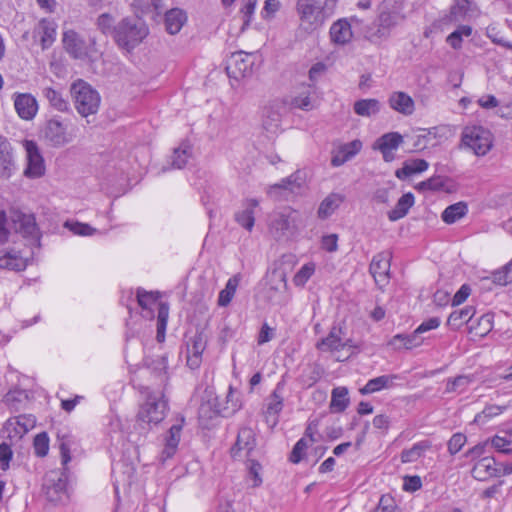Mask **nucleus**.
<instances>
[{"mask_svg": "<svg viewBox=\"0 0 512 512\" xmlns=\"http://www.w3.org/2000/svg\"><path fill=\"white\" fill-rule=\"evenodd\" d=\"M24 147L27 158L24 175L31 179L40 178L45 173V164L37 144L34 141L25 140Z\"/></svg>", "mask_w": 512, "mask_h": 512, "instance_id": "nucleus-11", "label": "nucleus"}, {"mask_svg": "<svg viewBox=\"0 0 512 512\" xmlns=\"http://www.w3.org/2000/svg\"><path fill=\"white\" fill-rule=\"evenodd\" d=\"M241 407V403H239L238 398L235 397V392L232 387H229V391L226 395V403L225 404H217L215 413L219 414L223 417H229L233 415L239 408Z\"/></svg>", "mask_w": 512, "mask_h": 512, "instance_id": "nucleus-41", "label": "nucleus"}, {"mask_svg": "<svg viewBox=\"0 0 512 512\" xmlns=\"http://www.w3.org/2000/svg\"><path fill=\"white\" fill-rule=\"evenodd\" d=\"M63 45L65 50L76 59H83L88 54L87 44L84 39L74 30H68L63 34Z\"/></svg>", "mask_w": 512, "mask_h": 512, "instance_id": "nucleus-21", "label": "nucleus"}, {"mask_svg": "<svg viewBox=\"0 0 512 512\" xmlns=\"http://www.w3.org/2000/svg\"><path fill=\"white\" fill-rule=\"evenodd\" d=\"M492 282L504 286L512 281V260L491 274Z\"/></svg>", "mask_w": 512, "mask_h": 512, "instance_id": "nucleus-48", "label": "nucleus"}, {"mask_svg": "<svg viewBox=\"0 0 512 512\" xmlns=\"http://www.w3.org/2000/svg\"><path fill=\"white\" fill-rule=\"evenodd\" d=\"M285 381L282 380L277 383L274 391L266 400L264 417L270 427H275L279 422V415L284 407V392Z\"/></svg>", "mask_w": 512, "mask_h": 512, "instance_id": "nucleus-10", "label": "nucleus"}, {"mask_svg": "<svg viewBox=\"0 0 512 512\" xmlns=\"http://www.w3.org/2000/svg\"><path fill=\"white\" fill-rule=\"evenodd\" d=\"M27 266V260L16 251H9L0 256V268L22 271Z\"/></svg>", "mask_w": 512, "mask_h": 512, "instance_id": "nucleus-36", "label": "nucleus"}, {"mask_svg": "<svg viewBox=\"0 0 512 512\" xmlns=\"http://www.w3.org/2000/svg\"><path fill=\"white\" fill-rule=\"evenodd\" d=\"M341 327L333 326L327 337L323 338L317 348L322 351H339L345 347H355L352 339L344 337Z\"/></svg>", "mask_w": 512, "mask_h": 512, "instance_id": "nucleus-15", "label": "nucleus"}, {"mask_svg": "<svg viewBox=\"0 0 512 512\" xmlns=\"http://www.w3.org/2000/svg\"><path fill=\"white\" fill-rule=\"evenodd\" d=\"M428 448L425 443H417L412 448L403 450L401 453V461L403 463H410L417 461Z\"/></svg>", "mask_w": 512, "mask_h": 512, "instance_id": "nucleus-51", "label": "nucleus"}, {"mask_svg": "<svg viewBox=\"0 0 512 512\" xmlns=\"http://www.w3.org/2000/svg\"><path fill=\"white\" fill-rule=\"evenodd\" d=\"M362 148V143L359 140H353L340 147V153L347 157V161L354 157Z\"/></svg>", "mask_w": 512, "mask_h": 512, "instance_id": "nucleus-59", "label": "nucleus"}, {"mask_svg": "<svg viewBox=\"0 0 512 512\" xmlns=\"http://www.w3.org/2000/svg\"><path fill=\"white\" fill-rule=\"evenodd\" d=\"M15 170L13 149L7 138L0 136V178L9 179Z\"/></svg>", "mask_w": 512, "mask_h": 512, "instance_id": "nucleus-22", "label": "nucleus"}, {"mask_svg": "<svg viewBox=\"0 0 512 512\" xmlns=\"http://www.w3.org/2000/svg\"><path fill=\"white\" fill-rule=\"evenodd\" d=\"M345 200V196L339 193L329 194L318 208V217L325 219L329 217Z\"/></svg>", "mask_w": 512, "mask_h": 512, "instance_id": "nucleus-34", "label": "nucleus"}, {"mask_svg": "<svg viewBox=\"0 0 512 512\" xmlns=\"http://www.w3.org/2000/svg\"><path fill=\"white\" fill-rule=\"evenodd\" d=\"M181 430V424H175L169 429L168 436L165 440V447L160 458L162 462L170 459L175 454L180 441Z\"/></svg>", "mask_w": 512, "mask_h": 512, "instance_id": "nucleus-27", "label": "nucleus"}, {"mask_svg": "<svg viewBox=\"0 0 512 512\" xmlns=\"http://www.w3.org/2000/svg\"><path fill=\"white\" fill-rule=\"evenodd\" d=\"M381 104L377 99H361L354 103V112L362 117H371L379 113Z\"/></svg>", "mask_w": 512, "mask_h": 512, "instance_id": "nucleus-39", "label": "nucleus"}, {"mask_svg": "<svg viewBox=\"0 0 512 512\" xmlns=\"http://www.w3.org/2000/svg\"><path fill=\"white\" fill-rule=\"evenodd\" d=\"M12 228L24 238H30L33 242L39 243L40 231L33 214H25L18 210L10 212Z\"/></svg>", "mask_w": 512, "mask_h": 512, "instance_id": "nucleus-8", "label": "nucleus"}, {"mask_svg": "<svg viewBox=\"0 0 512 512\" xmlns=\"http://www.w3.org/2000/svg\"><path fill=\"white\" fill-rule=\"evenodd\" d=\"M493 328V316L491 314L482 315L477 321L471 322L469 329L474 331L475 335L483 337Z\"/></svg>", "mask_w": 512, "mask_h": 512, "instance_id": "nucleus-45", "label": "nucleus"}, {"mask_svg": "<svg viewBox=\"0 0 512 512\" xmlns=\"http://www.w3.org/2000/svg\"><path fill=\"white\" fill-rule=\"evenodd\" d=\"M34 451L35 454L39 457H44L47 455L49 450V438L45 432L39 433L35 436L34 442Z\"/></svg>", "mask_w": 512, "mask_h": 512, "instance_id": "nucleus-53", "label": "nucleus"}, {"mask_svg": "<svg viewBox=\"0 0 512 512\" xmlns=\"http://www.w3.org/2000/svg\"><path fill=\"white\" fill-rule=\"evenodd\" d=\"M471 383V378L466 375H459L453 379H449L446 385V392H462Z\"/></svg>", "mask_w": 512, "mask_h": 512, "instance_id": "nucleus-52", "label": "nucleus"}, {"mask_svg": "<svg viewBox=\"0 0 512 512\" xmlns=\"http://www.w3.org/2000/svg\"><path fill=\"white\" fill-rule=\"evenodd\" d=\"M149 29L145 22L139 18H124L115 30V42L130 51L138 46L148 35Z\"/></svg>", "mask_w": 512, "mask_h": 512, "instance_id": "nucleus-3", "label": "nucleus"}, {"mask_svg": "<svg viewBox=\"0 0 512 512\" xmlns=\"http://www.w3.org/2000/svg\"><path fill=\"white\" fill-rule=\"evenodd\" d=\"M466 436L462 433L454 434L448 441V451L451 455L458 453L466 443Z\"/></svg>", "mask_w": 512, "mask_h": 512, "instance_id": "nucleus-58", "label": "nucleus"}, {"mask_svg": "<svg viewBox=\"0 0 512 512\" xmlns=\"http://www.w3.org/2000/svg\"><path fill=\"white\" fill-rule=\"evenodd\" d=\"M338 0H297L301 25L307 31L320 28L335 13Z\"/></svg>", "mask_w": 512, "mask_h": 512, "instance_id": "nucleus-2", "label": "nucleus"}, {"mask_svg": "<svg viewBox=\"0 0 512 512\" xmlns=\"http://www.w3.org/2000/svg\"><path fill=\"white\" fill-rule=\"evenodd\" d=\"M65 227L76 235L91 236L96 232V229L88 224L80 222H66Z\"/></svg>", "mask_w": 512, "mask_h": 512, "instance_id": "nucleus-55", "label": "nucleus"}, {"mask_svg": "<svg viewBox=\"0 0 512 512\" xmlns=\"http://www.w3.org/2000/svg\"><path fill=\"white\" fill-rule=\"evenodd\" d=\"M207 338L203 332H196L187 341V365L196 369L202 362V353L206 348Z\"/></svg>", "mask_w": 512, "mask_h": 512, "instance_id": "nucleus-16", "label": "nucleus"}, {"mask_svg": "<svg viewBox=\"0 0 512 512\" xmlns=\"http://www.w3.org/2000/svg\"><path fill=\"white\" fill-rule=\"evenodd\" d=\"M42 95L55 110L59 112H68L70 110L69 102L63 97L61 91L46 86L42 88Z\"/></svg>", "mask_w": 512, "mask_h": 512, "instance_id": "nucleus-29", "label": "nucleus"}, {"mask_svg": "<svg viewBox=\"0 0 512 512\" xmlns=\"http://www.w3.org/2000/svg\"><path fill=\"white\" fill-rule=\"evenodd\" d=\"M14 107L21 119L32 120L38 112L36 98L29 93H15Z\"/></svg>", "mask_w": 512, "mask_h": 512, "instance_id": "nucleus-19", "label": "nucleus"}, {"mask_svg": "<svg viewBox=\"0 0 512 512\" xmlns=\"http://www.w3.org/2000/svg\"><path fill=\"white\" fill-rule=\"evenodd\" d=\"M470 2L468 0H457L456 3L450 8L447 15L449 22L463 21L469 11Z\"/></svg>", "mask_w": 512, "mask_h": 512, "instance_id": "nucleus-47", "label": "nucleus"}, {"mask_svg": "<svg viewBox=\"0 0 512 512\" xmlns=\"http://www.w3.org/2000/svg\"><path fill=\"white\" fill-rule=\"evenodd\" d=\"M168 408L167 400L162 392L151 393L147 396L138 412V419L147 424H158L166 415Z\"/></svg>", "mask_w": 512, "mask_h": 512, "instance_id": "nucleus-7", "label": "nucleus"}, {"mask_svg": "<svg viewBox=\"0 0 512 512\" xmlns=\"http://www.w3.org/2000/svg\"><path fill=\"white\" fill-rule=\"evenodd\" d=\"M240 278L238 275L231 277L224 289H222L219 293L218 297V305L221 307H226L230 304L233 299L236 289L239 285Z\"/></svg>", "mask_w": 512, "mask_h": 512, "instance_id": "nucleus-44", "label": "nucleus"}, {"mask_svg": "<svg viewBox=\"0 0 512 512\" xmlns=\"http://www.w3.org/2000/svg\"><path fill=\"white\" fill-rule=\"evenodd\" d=\"M42 136L48 146L60 148L71 143L75 133L73 129H69L68 123L63 122L59 117H53L46 121Z\"/></svg>", "mask_w": 512, "mask_h": 512, "instance_id": "nucleus-6", "label": "nucleus"}, {"mask_svg": "<svg viewBox=\"0 0 512 512\" xmlns=\"http://www.w3.org/2000/svg\"><path fill=\"white\" fill-rule=\"evenodd\" d=\"M429 164L424 159H411L404 162L403 167L398 169L395 173L399 179H405L413 174L422 173L426 171Z\"/></svg>", "mask_w": 512, "mask_h": 512, "instance_id": "nucleus-32", "label": "nucleus"}, {"mask_svg": "<svg viewBox=\"0 0 512 512\" xmlns=\"http://www.w3.org/2000/svg\"><path fill=\"white\" fill-rule=\"evenodd\" d=\"M402 142L403 137L401 134L389 132L378 138L373 148L378 149L382 153L383 159L386 162H391L395 158L394 151L397 150Z\"/></svg>", "mask_w": 512, "mask_h": 512, "instance_id": "nucleus-18", "label": "nucleus"}, {"mask_svg": "<svg viewBox=\"0 0 512 512\" xmlns=\"http://www.w3.org/2000/svg\"><path fill=\"white\" fill-rule=\"evenodd\" d=\"M472 476L479 481H485L490 477L497 475L495 460L490 457L480 459L472 468Z\"/></svg>", "mask_w": 512, "mask_h": 512, "instance_id": "nucleus-28", "label": "nucleus"}, {"mask_svg": "<svg viewBox=\"0 0 512 512\" xmlns=\"http://www.w3.org/2000/svg\"><path fill=\"white\" fill-rule=\"evenodd\" d=\"M403 3L404 0H383L377 18L365 32V38L374 44L387 40L392 30L405 18Z\"/></svg>", "mask_w": 512, "mask_h": 512, "instance_id": "nucleus-1", "label": "nucleus"}, {"mask_svg": "<svg viewBox=\"0 0 512 512\" xmlns=\"http://www.w3.org/2000/svg\"><path fill=\"white\" fill-rule=\"evenodd\" d=\"M314 273V266L311 264L304 265L295 275L294 282L296 285H304Z\"/></svg>", "mask_w": 512, "mask_h": 512, "instance_id": "nucleus-61", "label": "nucleus"}, {"mask_svg": "<svg viewBox=\"0 0 512 512\" xmlns=\"http://www.w3.org/2000/svg\"><path fill=\"white\" fill-rule=\"evenodd\" d=\"M314 89L311 85L302 84L297 88L296 95L292 98L291 105L303 110H310L313 108L311 95Z\"/></svg>", "mask_w": 512, "mask_h": 512, "instance_id": "nucleus-31", "label": "nucleus"}, {"mask_svg": "<svg viewBox=\"0 0 512 512\" xmlns=\"http://www.w3.org/2000/svg\"><path fill=\"white\" fill-rule=\"evenodd\" d=\"M389 106L405 116L413 114L415 110L414 100L405 92L395 91L388 99Z\"/></svg>", "mask_w": 512, "mask_h": 512, "instance_id": "nucleus-24", "label": "nucleus"}, {"mask_svg": "<svg viewBox=\"0 0 512 512\" xmlns=\"http://www.w3.org/2000/svg\"><path fill=\"white\" fill-rule=\"evenodd\" d=\"M468 212V207L465 202H457L448 206L441 215L442 220L446 224H453L463 218Z\"/></svg>", "mask_w": 512, "mask_h": 512, "instance_id": "nucleus-40", "label": "nucleus"}, {"mask_svg": "<svg viewBox=\"0 0 512 512\" xmlns=\"http://www.w3.org/2000/svg\"><path fill=\"white\" fill-rule=\"evenodd\" d=\"M357 17L350 19L341 18L334 22L329 30L331 42L336 45H345L349 43L353 37L352 23H358Z\"/></svg>", "mask_w": 512, "mask_h": 512, "instance_id": "nucleus-14", "label": "nucleus"}, {"mask_svg": "<svg viewBox=\"0 0 512 512\" xmlns=\"http://www.w3.org/2000/svg\"><path fill=\"white\" fill-rule=\"evenodd\" d=\"M256 0H243L240 12L243 14V25L248 26L256 7Z\"/></svg>", "mask_w": 512, "mask_h": 512, "instance_id": "nucleus-60", "label": "nucleus"}, {"mask_svg": "<svg viewBox=\"0 0 512 512\" xmlns=\"http://www.w3.org/2000/svg\"><path fill=\"white\" fill-rule=\"evenodd\" d=\"M502 412V407L496 405L487 406L482 412L475 416L474 422L478 424H485L488 419L499 415Z\"/></svg>", "mask_w": 512, "mask_h": 512, "instance_id": "nucleus-57", "label": "nucleus"}, {"mask_svg": "<svg viewBox=\"0 0 512 512\" xmlns=\"http://www.w3.org/2000/svg\"><path fill=\"white\" fill-rule=\"evenodd\" d=\"M414 204V196L412 193H406L400 197L394 209L388 212L390 221H397L405 217L409 209Z\"/></svg>", "mask_w": 512, "mask_h": 512, "instance_id": "nucleus-35", "label": "nucleus"}, {"mask_svg": "<svg viewBox=\"0 0 512 512\" xmlns=\"http://www.w3.org/2000/svg\"><path fill=\"white\" fill-rule=\"evenodd\" d=\"M250 55L243 51L235 52L231 55L226 70L229 77L239 78L245 77L251 72L252 62L249 60Z\"/></svg>", "mask_w": 512, "mask_h": 512, "instance_id": "nucleus-20", "label": "nucleus"}, {"mask_svg": "<svg viewBox=\"0 0 512 512\" xmlns=\"http://www.w3.org/2000/svg\"><path fill=\"white\" fill-rule=\"evenodd\" d=\"M186 21L187 14L183 9L172 8L165 13V28L171 35L179 33Z\"/></svg>", "mask_w": 512, "mask_h": 512, "instance_id": "nucleus-25", "label": "nucleus"}, {"mask_svg": "<svg viewBox=\"0 0 512 512\" xmlns=\"http://www.w3.org/2000/svg\"><path fill=\"white\" fill-rule=\"evenodd\" d=\"M302 184H303V179L300 175V172L297 171V172L291 174L290 176L282 179L279 183L271 185L269 187L268 193L270 195H272L279 189L287 190L289 192L294 193L302 187Z\"/></svg>", "mask_w": 512, "mask_h": 512, "instance_id": "nucleus-33", "label": "nucleus"}, {"mask_svg": "<svg viewBox=\"0 0 512 512\" xmlns=\"http://www.w3.org/2000/svg\"><path fill=\"white\" fill-rule=\"evenodd\" d=\"M259 202L256 199H247L244 202V209L235 214L236 222L248 231H251L255 222V209L258 207Z\"/></svg>", "mask_w": 512, "mask_h": 512, "instance_id": "nucleus-26", "label": "nucleus"}, {"mask_svg": "<svg viewBox=\"0 0 512 512\" xmlns=\"http://www.w3.org/2000/svg\"><path fill=\"white\" fill-rule=\"evenodd\" d=\"M75 109L82 117H88L98 112L101 98L97 90L82 79L73 82L70 87Z\"/></svg>", "mask_w": 512, "mask_h": 512, "instance_id": "nucleus-4", "label": "nucleus"}, {"mask_svg": "<svg viewBox=\"0 0 512 512\" xmlns=\"http://www.w3.org/2000/svg\"><path fill=\"white\" fill-rule=\"evenodd\" d=\"M169 315V307L165 303H160L157 315V340L159 342L164 340L165 329Z\"/></svg>", "mask_w": 512, "mask_h": 512, "instance_id": "nucleus-49", "label": "nucleus"}, {"mask_svg": "<svg viewBox=\"0 0 512 512\" xmlns=\"http://www.w3.org/2000/svg\"><path fill=\"white\" fill-rule=\"evenodd\" d=\"M192 154L190 145L183 143L178 148L174 149L172 155V167L182 169L188 162Z\"/></svg>", "mask_w": 512, "mask_h": 512, "instance_id": "nucleus-46", "label": "nucleus"}, {"mask_svg": "<svg viewBox=\"0 0 512 512\" xmlns=\"http://www.w3.org/2000/svg\"><path fill=\"white\" fill-rule=\"evenodd\" d=\"M444 186L442 178L440 176H433L425 181L418 183L415 186V189L424 192V191H438L441 190Z\"/></svg>", "mask_w": 512, "mask_h": 512, "instance_id": "nucleus-54", "label": "nucleus"}, {"mask_svg": "<svg viewBox=\"0 0 512 512\" xmlns=\"http://www.w3.org/2000/svg\"><path fill=\"white\" fill-rule=\"evenodd\" d=\"M423 339L414 331L412 334H397L389 342L396 349H412L421 345Z\"/></svg>", "mask_w": 512, "mask_h": 512, "instance_id": "nucleus-38", "label": "nucleus"}, {"mask_svg": "<svg viewBox=\"0 0 512 512\" xmlns=\"http://www.w3.org/2000/svg\"><path fill=\"white\" fill-rule=\"evenodd\" d=\"M309 445L310 444L306 438H301L300 440H298L290 454V461L292 463H299L302 460L305 451Z\"/></svg>", "mask_w": 512, "mask_h": 512, "instance_id": "nucleus-56", "label": "nucleus"}, {"mask_svg": "<svg viewBox=\"0 0 512 512\" xmlns=\"http://www.w3.org/2000/svg\"><path fill=\"white\" fill-rule=\"evenodd\" d=\"M66 478L63 473L50 471L44 478L43 489L47 499L51 502H60L66 495Z\"/></svg>", "mask_w": 512, "mask_h": 512, "instance_id": "nucleus-12", "label": "nucleus"}, {"mask_svg": "<svg viewBox=\"0 0 512 512\" xmlns=\"http://www.w3.org/2000/svg\"><path fill=\"white\" fill-rule=\"evenodd\" d=\"M57 25L52 19H42L34 29V36L39 37L43 49L49 48L55 41Z\"/></svg>", "mask_w": 512, "mask_h": 512, "instance_id": "nucleus-23", "label": "nucleus"}, {"mask_svg": "<svg viewBox=\"0 0 512 512\" xmlns=\"http://www.w3.org/2000/svg\"><path fill=\"white\" fill-rule=\"evenodd\" d=\"M394 508V499L390 495H382L373 512H392Z\"/></svg>", "mask_w": 512, "mask_h": 512, "instance_id": "nucleus-63", "label": "nucleus"}, {"mask_svg": "<svg viewBox=\"0 0 512 512\" xmlns=\"http://www.w3.org/2000/svg\"><path fill=\"white\" fill-rule=\"evenodd\" d=\"M422 486L421 478L417 475L415 476H405L403 489L409 492H415L419 490Z\"/></svg>", "mask_w": 512, "mask_h": 512, "instance_id": "nucleus-64", "label": "nucleus"}, {"mask_svg": "<svg viewBox=\"0 0 512 512\" xmlns=\"http://www.w3.org/2000/svg\"><path fill=\"white\" fill-rule=\"evenodd\" d=\"M36 424V418L31 414L19 415L8 419L3 427L7 437L12 439H21L28 431L33 429Z\"/></svg>", "mask_w": 512, "mask_h": 512, "instance_id": "nucleus-13", "label": "nucleus"}, {"mask_svg": "<svg viewBox=\"0 0 512 512\" xmlns=\"http://www.w3.org/2000/svg\"><path fill=\"white\" fill-rule=\"evenodd\" d=\"M147 364L152 367L153 371H155L158 375L166 374L167 371V358L165 355L157 356L155 359H152L150 362L147 359Z\"/></svg>", "mask_w": 512, "mask_h": 512, "instance_id": "nucleus-62", "label": "nucleus"}, {"mask_svg": "<svg viewBox=\"0 0 512 512\" xmlns=\"http://www.w3.org/2000/svg\"><path fill=\"white\" fill-rule=\"evenodd\" d=\"M254 433L251 428L243 427L239 430L235 445L231 448V454L236 457L242 450L251 451L254 447Z\"/></svg>", "mask_w": 512, "mask_h": 512, "instance_id": "nucleus-30", "label": "nucleus"}, {"mask_svg": "<svg viewBox=\"0 0 512 512\" xmlns=\"http://www.w3.org/2000/svg\"><path fill=\"white\" fill-rule=\"evenodd\" d=\"M391 259L392 253L383 251L373 256L370 263L369 272L380 289H383L389 282Z\"/></svg>", "mask_w": 512, "mask_h": 512, "instance_id": "nucleus-9", "label": "nucleus"}, {"mask_svg": "<svg viewBox=\"0 0 512 512\" xmlns=\"http://www.w3.org/2000/svg\"><path fill=\"white\" fill-rule=\"evenodd\" d=\"M349 404L348 389L336 387L332 390L330 408L334 412H343Z\"/></svg>", "mask_w": 512, "mask_h": 512, "instance_id": "nucleus-43", "label": "nucleus"}, {"mask_svg": "<svg viewBox=\"0 0 512 512\" xmlns=\"http://www.w3.org/2000/svg\"><path fill=\"white\" fill-rule=\"evenodd\" d=\"M475 309L472 306L465 307L460 310L452 312L447 320V324L455 329L460 328L463 324H471Z\"/></svg>", "mask_w": 512, "mask_h": 512, "instance_id": "nucleus-37", "label": "nucleus"}, {"mask_svg": "<svg viewBox=\"0 0 512 512\" xmlns=\"http://www.w3.org/2000/svg\"><path fill=\"white\" fill-rule=\"evenodd\" d=\"M396 376L391 375H382L373 379H370L366 385L360 389L361 394H371L381 389L391 387L393 385V380Z\"/></svg>", "mask_w": 512, "mask_h": 512, "instance_id": "nucleus-42", "label": "nucleus"}, {"mask_svg": "<svg viewBox=\"0 0 512 512\" xmlns=\"http://www.w3.org/2000/svg\"><path fill=\"white\" fill-rule=\"evenodd\" d=\"M96 25L104 35H111L115 39L116 26L114 25V18L110 14L103 13L99 15Z\"/></svg>", "mask_w": 512, "mask_h": 512, "instance_id": "nucleus-50", "label": "nucleus"}, {"mask_svg": "<svg viewBox=\"0 0 512 512\" xmlns=\"http://www.w3.org/2000/svg\"><path fill=\"white\" fill-rule=\"evenodd\" d=\"M461 145L477 156L486 155L492 148V133L482 126H466L461 134Z\"/></svg>", "mask_w": 512, "mask_h": 512, "instance_id": "nucleus-5", "label": "nucleus"}, {"mask_svg": "<svg viewBox=\"0 0 512 512\" xmlns=\"http://www.w3.org/2000/svg\"><path fill=\"white\" fill-rule=\"evenodd\" d=\"M296 229L294 212L278 213L270 224V231L277 240L288 237Z\"/></svg>", "mask_w": 512, "mask_h": 512, "instance_id": "nucleus-17", "label": "nucleus"}]
</instances>
